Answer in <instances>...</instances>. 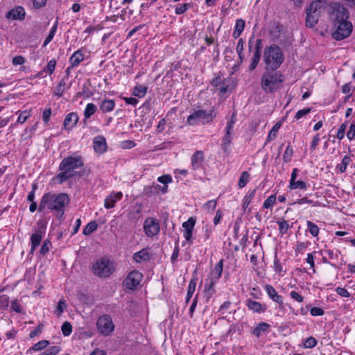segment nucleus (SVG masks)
Listing matches in <instances>:
<instances>
[{"instance_id":"obj_55","label":"nucleus","mask_w":355,"mask_h":355,"mask_svg":"<svg viewBox=\"0 0 355 355\" xmlns=\"http://www.w3.org/2000/svg\"><path fill=\"white\" fill-rule=\"evenodd\" d=\"M245 22L243 19H238L236 21V25H235V28L234 29L236 31H237V32H241V33H243L244 28H245Z\"/></svg>"},{"instance_id":"obj_47","label":"nucleus","mask_w":355,"mask_h":355,"mask_svg":"<svg viewBox=\"0 0 355 355\" xmlns=\"http://www.w3.org/2000/svg\"><path fill=\"white\" fill-rule=\"evenodd\" d=\"M51 245V241L49 239H46L40 250V254L44 256L49 252V246Z\"/></svg>"},{"instance_id":"obj_50","label":"nucleus","mask_w":355,"mask_h":355,"mask_svg":"<svg viewBox=\"0 0 355 355\" xmlns=\"http://www.w3.org/2000/svg\"><path fill=\"white\" fill-rule=\"evenodd\" d=\"M347 126V122H345V123L341 124L340 126L339 127L338 132H337V135H336V137L339 140H341L344 138Z\"/></svg>"},{"instance_id":"obj_61","label":"nucleus","mask_w":355,"mask_h":355,"mask_svg":"<svg viewBox=\"0 0 355 355\" xmlns=\"http://www.w3.org/2000/svg\"><path fill=\"white\" fill-rule=\"evenodd\" d=\"M25 58L22 55H17L12 58L13 65H21L25 62Z\"/></svg>"},{"instance_id":"obj_24","label":"nucleus","mask_w":355,"mask_h":355,"mask_svg":"<svg viewBox=\"0 0 355 355\" xmlns=\"http://www.w3.org/2000/svg\"><path fill=\"white\" fill-rule=\"evenodd\" d=\"M349 15V12L347 8L344 7H339L335 13V18L334 19V21H349L347 20Z\"/></svg>"},{"instance_id":"obj_3","label":"nucleus","mask_w":355,"mask_h":355,"mask_svg":"<svg viewBox=\"0 0 355 355\" xmlns=\"http://www.w3.org/2000/svg\"><path fill=\"white\" fill-rule=\"evenodd\" d=\"M265 67L278 69L284 62V57L281 48L277 44L267 46L263 54Z\"/></svg>"},{"instance_id":"obj_57","label":"nucleus","mask_w":355,"mask_h":355,"mask_svg":"<svg viewBox=\"0 0 355 355\" xmlns=\"http://www.w3.org/2000/svg\"><path fill=\"white\" fill-rule=\"evenodd\" d=\"M311 109L310 107L304 108L302 110H300L297 112L295 114V118L296 119H300L304 116H306V114H309L311 112Z\"/></svg>"},{"instance_id":"obj_39","label":"nucleus","mask_w":355,"mask_h":355,"mask_svg":"<svg viewBox=\"0 0 355 355\" xmlns=\"http://www.w3.org/2000/svg\"><path fill=\"white\" fill-rule=\"evenodd\" d=\"M350 162H351L350 157L348 155H345L343 158L341 164H338L336 168L339 169V171L341 173H345L346 171L347 166V165H349Z\"/></svg>"},{"instance_id":"obj_58","label":"nucleus","mask_w":355,"mask_h":355,"mask_svg":"<svg viewBox=\"0 0 355 355\" xmlns=\"http://www.w3.org/2000/svg\"><path fill=\"white\" fill-rule=\"evenodd\" d=\"M196 284H197V278L193 277L189 282L187 292L189 293L193 294V293L195 292V290H196Z\"/></svg>"},{"instance_id":"obj_40","label":"nucleus","mask_w":355,"mask_h":355,"mask_svg":"<svg viewBox=\"0 0 355 355\" xmlns=\"http://www.w3.org/2000/svg\"><path fill=\"white\" fill-rule=\"evenodd\" d=\"M250 179V174L247 171L242 172L241 177L239 180L238 187L239 188H243L245 187Z\"/></svg>"},{"instance_id":"obj_36","label":"nucleus","mask_w":355,"mask_h":355,"mask_svg":"<svg viewBox=\"0 0 355 355\" xmlns=\"http://www.w3.org/2000/svg\"><path fill=\"white\" fill-rule=\"evenodd\" d=\"M97 110L96 106L94 103H88L84 111V116L86 119L90 118Z\"/></svg>"},{"instance_id":"obj_28","label":"nucleus","mask_w":355,"mask_h":355,"mask_svg":"<svg viewBox=\"0 0 355 355\" xmlns=\"http://www.w3.org/2000/svg\"><path fill=\"white\" fill-rule=\"evenodd\" d=\"M216 282H214V281H209V283L206 284L205 286L204 293L205 297L206 298V302H207L212 295L216 293V290L214 289V285Z\"/></svg>"},{"instance_id":"obj_38","label":"nucleus","mask_w":355,"mask_h":355,"mask_svg":"<svg viewBox=\"0 0 355 355\" xmlns=\"http://www.w3.org/2000/svg\"><path fill=\"white\" fill-rule=\"evenodd\" d=\"M306 224L308 231L310 232V234L314 237L318 236L320 230L318 226L310 220H308Z\"/></svg>"},{"instance_id":"obj_5","label":"nucleus","mask_w":355,"mask_h":355,"mask_svg":"<svg viewBox=\"0 0 355 355\" xmlns=\"http://www.w3.org/2000/svg\"><path fill=\"white\" fill-rule=\"evenodd\" d=\"M216 114L214 110H211L209 112L203 110H198L190 114L187 117V123L190 125H194L199 121L203 123H207L213 121L215 118Z\"/></svg>"},{"instance_id":"obj_20","label":"nucleus","mask_w":355,"mask_h":355,"mask_svg":"<svg viewBox=\"0 0 355 355\" xmlns=\"http://www.w3.org/2000/svg\"><path fill=\"white\" fill-rule=\"evenodd\" d=\"M223 268V260L220 259L219 262L215 266L214 270L210 272L209 279L214 282H217L220 278Z\"/></svg>"},{"instance_id":"obj_7","label":"nucleus","mask_w":355,"mask_h":355,"mask_svg":"<svg viewBox=\"0 0 355 355\" xmlns=\"http://www.w3.org/2000/svg\"><path fill=\"white\" fill-rule=\"evenodd\" d=\"M96 328L103 336L110 335L114 330V324L111 316L107 314L101 315L96 321Z\"/></svg>"},{"instance_id":"obj_51","label":"nucleus","mask_w":355,"mask_h":355,"mask_svg":"<svg viewBox=\"0 0 355 355\" xmlns=\"http://www.w3.org/2000/svg\"><path fill=\"white\" fill-rule=\"evenodd\" d=\"M10 309L12 311L18 313H21L23 311V309L17 300H15L11 302Z\"/></svg>"},{"instance_id":"obj_54","label":"nucleus","mask_w":355,"mask_h":355,"mask_svg":"<svg viewBox=\"0 0 355 355\" xmlns=\"http://www.w3.org/2000/svg\"><path fill=\"white\" fill-rule=\"evenodd\" d=\"M157 181L164 185L172 182V177L171 175H163L157 178Z\"/></svg>"},{"instance_id":"obj_23","label":"nucleus","mask_w":355,"mask_h":355,"mask_svg":"<svg viewBox=\"0 0 355 355\" xmlns=\"http://www.w3.org/2000/svg\"><path fill=\"white\" fill-rule=\"evenodd\" d=\"M133 259L137 263L147 261L150 259V255L148 250L144 248L133 254Z\"/></svg>"},{"instance_id":"obj_59","label":"nucleus","mask_w":355,"mask_h":355,"mask_svg":"<svg viewBox=\"0 0 355 355\" xmlns=\"http://www.w3.org/2000/svg\"><path fill=\"white\" fill-rule=\"evenodd\" d=\"M310 312L311 315L313 316H320L324 314V311L320 307H313L311 308Z\"/></svg>"},{"instance_id":"obj_9","label":"nucleus","mask_w":355,"mask_h":355,"mask_svg":"<svg viewBox=\"0 0 355 355\" xmlns=\"http://www.w3.org/2000/svg\"><path fill=\"white\" fill-rule=\"evenodd\" d=\"M143 277L138 270H132L128 273L123 281V285L128 290H135L137 288Z\"/></svg>"},{"instance_id":"obj_1","label":"nucleus","mask_w":355,"mask_h":355,"mask_svg":"<svg viewBox=\"0 0 355 355\" xmlns=\"http://www.w3.org/2000/svg\"><path fill=\"white\" fill-rule=\"evenodd\" d=\"M69 197L65 193H46L39 203L38 211H43L46 208L55 213V216L60 218L64 214L65 207L69 203Z\"/></svg>"},{"instance_id":"obj_13","label":"nucleus","mask_w":355,"mask_h":355,"mask_svg":"<svg viewBox=\"0 0 355 355\" xmlns=\"http://www.w3.org/2000/svg\"><path fill=\"white\" fill-rule=\"evenodd\" d=\"M43 233H44V231L42 230V227H40L35 233L32 234L31 236V248L29 254L33 255L36 248L40 245Z\"/></svg>"},{"instance_id":"obj_6","label":"nucleus","mask_w":355,"mask_h":355,"mask_svg":"<svg viewBox=\"0 0 355 355\" xmlns=\"http://www.w3.org/2000/svg\"><path fill=\"white\" fill-rule=\"evenodd\" d=\"M335 31L332 33V37L336 40H342L348 37L352 31V24L350 21H333Z\"/></svg>"},{"instance_id":"obj_41","label":"nucleus","mask_w":355,"mask_h":355,"mask_svg":"<svg viewBox=\"0 0 355 355\" xmlns=\"http://www.w3.org/2000/svg\"><path fill=\"white\" fill-rule=\"evenodd\" d=\"M289 187L291 189L306 190L307 189L306 183L302 180H295L293 183H290Z\"/></svg>"},{"instance_id":"obj_52","label":"nucleus","mask_w":355,"mask_h":355,"mask_svg":"<svg viewBox=\"0 0 355 355\" xmlns=\"http://www.w3.org/2000/svg\"><path fill=\"white\" fill-rule=\"evenodd\" d=\"M322 5V2H320V1H313L308 9L315 12H320Z\"/></svg>"},{"instance_id":"obj_4","label":"nucleus","mask_w":355,"mask_h":355,"mask_svg":"<svg viewBox=\"0 0 355 355\" xmlns=\"http://www.w3.org/2000/svg\"><path fill=\"white\" fill-rule=\"evenodd\" d=\"M114 271V267L110 259L103 257L98 259L92 266V272L94 275L99 277H108Z\"/></svg>"},{"instance_id":"obj_31","label":"nucleus","mask_w":355,"mask_h":355,"mask_svg":"<svg viewBox=\"0 0 355 355\" xmlns=\"http://www.w3.org/2000/svg\"><path fill=\"white\" fill-rule=\"evenodd\" d=\"M148 87L145 85H136L134 87L132 94L138 98H143L147 92Z\"/></svg>"},{"instance_id":"obj_46","label":"nucleus","mask_w":355,"mask_h":355,"mask_svg":"<svg viewBox=\"0 0 355 355\" xmlns=\"http://www.w3.org/2000/svg\"><path fill=\"white\" fill-rule=\"evenodd\" d=\"M195 223L196 220L191 217L186 222L183 223L182 227L185 229L184 231L189 230L190 232H193Z\"/></svg>"},{"instance_id":"obj_60","label":"nucleus","mask_w":355,"mask_h":355,"mask_svg":"<svg viewBox=\"0 0 355 355\" xmlns=\"http://www.w3.org/2000/svg\"><path fill=\"white\" fill-rule=\"evenodd\" d=\"M66 308H67V305H66L65 301L63 300H60L58 303L57 309H56V312H58V316L60 315L63 313L64 309Z\"/></svg>"},{"instance_id":"obj_11","label":"nucleus","mask_w":355,"mask_h":355,"mask_svg":"<svg viewBox=\"0 0 355 355\" xmlns=\"http://www.w3.org/2000/svg\"><path fill=\"white\" fill-rule=\"evenodd\" d=\"M263 48V41L261 39H257L255 42V46L253 50V56L252 58L251 63L249 65V71H252L257 67L261 56V50Z\"/></svg>"},{"instance_id":"obj_45","label":"nucleus","mask_w":355,"mask_h":355,"mask_svg":"<svg viewBox=\"0 0 355 355\" xmlns=\"http://www.w3.org/2000/svg\"><path fill=\"white\" fill-rule=\"evenodd\" d=\"M276 196L271 195L263 202V207L265 209H270L275 205L276 202Z\"/></svg>"},{"instance_id":"obj_14","label":"nucleus","mask_w":355,"mask_h":355,"mask_svg":"<svg viewBox=\"0 0 355 355\" xmlns=\"http://www.w3.org/2000/svg\"><path fill=\"white\" fill-rule=\"evenodd\" d=\"M78 116L76 112H70L64 118L63 125L64 128L67 130H71L78 122Z\"/></svg>"},{"instance_id":"obj_43","label":"nucleus","mask_w":355,"mask_h":355,"mask_svg":"<svg viewBox=\"0 0 355 355\" xmlns=\"http://www.w3.org/2000/svg\"><path fill=\"white\" fill-rule=\"evenodd\" d=\"M61 330H62V334L64 336H68L72 332V325L71 324V323L69 322L66 321L62 324V325L61 327Z\"/></svg>"},{"instance_id":"obj_42","label":"nucleus","mask_w":355,"mask_h":355,"mask_svg":"<svg viewBox=\"0 0 355 355\" xmlns=\"http://www.w3.org/2000/svg\"><path fill=\"white\" fill-rule=\"evenodd\" d=\"M293 154V148L291 147L290 142H289L286 148V150L284 153L283 161L286 163L291 162Z\"/></svg>"},{"instance_id":"obj_27","label":"nucleus","mask_w":355,"mask_h":355,"mask_svg":"<svg viewBox=\"0 0 355 355\" xmlns=\"http://www.w3.org/2000/svg\"><path fill=\"white\" fill-rule=\"evenodd\" d=\"M62 172L58 173L56 176V178L58 180V183L62 184L67 180L76 176L77 173H73V171H69L66 170H61Z\"/></svg>"},{"instance_id":"obj_22","label":"nucleus","mask_w":355,"mask_h":355,"mask_svg":"<svg viewBox=\"0 0 355 355\" xmlns=\"http://www.w3.org/2000/svg\"><path fill=\"white\" fill-rule=\"evenodd\" d=\"M122 193L119 192L117 193H111L107 196L104 202V206L106 209H111L114 207V205L117 200L121 199Z\"/></svg>"},{"instance_id":"obj_62","label":"nucleus","mask_w":355,"mask_h":355,"mask_svg":"<svg viewBox=\"0 0 355 355\" xmlns=\"http://www.w3.org/2000/svg\"><path fill=\"white\" fill-rule=\"evenodd\" d=\"M33 7L35 9H40L46 5L47 0H33Z\"/></svg>"},{"instance_id":"obj_17","label":"nucleus","mask_w":355,"mask_h":355,"mask_svg":"<svg viewBox=\"0 0 355 355\" xmlns=\"http://www.w3.org/2000/svg\"><path fill=\"white\" fill-rule=\"evenodd\" d=\"M85 50L80 49L75 51L69 58L71 67H77L85 58Z\"/></svg>"},{"instance_id":"obj_35","label":"nucleus","mask_w":355,"mask_h":355,"mask_svg":"<svg viewBox=\"0 0 355 355\" xmlns=\"http://www.w3.org/2000/svg\"><path fill=\"white\" fill-rule=\"evenodd\" d=\"M55 65H56L55 59L51 60L48 62L46 67L41 72H40L38 76H42L43 72H46V71H47L50 75L52 74L55 71Z\"/></svg>"},{"instance_id":"obj_25","label":"nucleus","mask_w":355,"mask_h":355,"mask_svg":"<svg viewBox=\"0 0 355 355\" xmlns=\"http://www.w3.org/2000/svg\"><path fill=\"white\" fill-rule=\"evenodd\" d=\"M270 325L266 322H261L259 323L252 330V334L257 338L260 337L263 334L266 333Z\"/></svg>"},{"instance_id":"obj_29","label":"nucleus","mask_w":355,"mask_h":355,"mask_svg":"<svg viewBox=\"0 0 355 355\" xmlns=\"http://www.w3.org/2000/svg\"><path fill=\"white\" fill-rule=\"evenodd\" d=\"M160 185L157 184H153L150 186L145 187L144 193L148 197L156 196L159 193Z\"/></svg>"},{"instance_id":"obj_64","label":"nucleus","mask_w":355,"mask_h":355,"mask_svg":"<svg viewBox=\"0 0 355 355\" xmlns=\"http://www.w3.org/2000/svg\"><path fill=\"white\" fill-rule=\"evenodd\" d=\"M51 115V109H46L42 114V119L45 123H47L49 121L50 116Z\"/></svg>"},{"instance_id":"obj_48","label":"nucleus","mask_w":355,"mask_h":355,"mask_svg":"<svg viewBox=\"0 0 355 355\" xmlns=\"http://www.w3.org/2000/svg\"><path fill=\"white\" fill-rule=\"evenodd\" d=\"M316 345H317V340L312 336H310L308 338H306L304 343V347L309 348V349L313 348Z\"/></svg>"},{"instance_id":"obj_49","label":"nucleus","mask_w":355,"mask_h":355,"mask_svg":"<svg viewBox=\"0 0 355 355\" xmlns=\"http://www.w3.org/2000/svg\"><path fill=\"white\" fill-rule=\"evenodd\" d=\"M191 7V4L189 3H185L175 8V14L182 15L189 8Z\"/></svg>"},{"instance_id":"obj_63","label":"nucleus","mask_w":355,"mask_h":355,"mask_svg":"<svg viewBox=\"0 0 355 355\" xmlns=\"http://www.w3.org/2000/svg\"><path fill=\"white\" fill-rule=\"evenodd\" d=\"M0 304L2 307H8L9 304V297L6 295H0Z\"/></svg>"},{"instance_id":"obj_8","label":"nucleus","mask_w":355,"mask_h":355,"mask_svg":"<svg viewBox=\"0 0 355 355\" xmlns=\"http://www.w3.org/2000/svg\"><path fill=\"white\" fill-rule=\"evenodd\" d=\"M84 162L80 155L68 156L64 158L60 165L59 170H66L69 171H74V169L83 166Z\"/></svg>"},{"instance_id":"obj_21","label":"nucleus","mask_w":355,"mask_h":355,"mask_svg":"<svg viewBox=\"0 0 355 355\" xmlns=\"http://www.w3.org/2000/svg\"><path fill=\"white\" fill-rule=\"evenodd\" d=\"M246 306L248 308L255 313L265 312L266 306L262 305L260 302L254 301L251 299H248L246 301Z\"/></svg>"},{"instance_id":"obj_12","label":"nucleus","mask_w":355,"mask_h":355,"mask_svg":"<svg viewBox=\"0 0 355 355\" xmlns=\"http://www.w3.org/2000/svg\"><path fill=\"white\" fill-rule=\"evenodd\" d=\"M26 12L22 6H15L14 8L8 11L6 17L12 20H24L25 19Z\"/></svg>"},{"instance_id":"obj_32","label":"nucleus","mask_w":355,"mask_h":355,"mask_svg":"<svg viewBox=\"0 0 355 355\" xmlns=\"http://www.w3.org/2000/svg\"><path fill=\"white\" fill-rule=\"evenodd\" d=\"M98 227V224L96 221L92 220L89 222L83 229V234L85 236L91 234L94 232Z\"/></svg>"},{"instance_id":"obj_53","label":"nucleus","mask_w":355,"mask_h":355,"mask_svg":"<svg viewBox=\"0 0 355 355\" xmlns=\"http://www.w3.org/2000/svg\"><path fill=\"white\" fill-rule=\"evenodd\" d=\"M347 137L352 141L355 138V123H352L349 125V130L347 132Z\"/></svg>"},{"instance_id":"obj_18","label":"nucleus","mask_w":355,"mask_h":355,"mask_svg":"<svg viewBox=\"0 0 355 355\" xmlns=\"http://www.w3.org/2000/svg\"><path fill=\"white\" fill-rule=\"evenodd\" d=\"M204 162V153L201 150H197L191 156V166L193 170H198Z\"/></svg>"},{"instance_id":"obj_19","label":"nucleus","mask_w":355,"mask_h":355,"mask_svg":"<svg viewBox=\"0 0 355 355\" xmlns=\"http://www.w3.org/2000/svg\"><path fill=\"white\" fill-rule=\"evenodd\" d=\"M265 290L268 294V295L269 296V297L274 302L278 303L279 305H282L283 304V297L278 295L277 293L276 292V290L275 289V288L270 285V284H267L265 286Z\"/></svg>"},{"instance_id":"obj_26","label":"nucleus","mask_w":355,"mask_h":355,"mask_svg":"<svg viewBox=\"0 0 355 355\" xmlns=\"http://www.w3.org/2000/svg\"><path fill=\"white\" fill-rule=\"evenodd\" d=\"M114 107V101L110 99H104L99 105L100 110L103 113H107L112 111Z\"/></svg>"},{"instance_id":"obj_56","label":"nucleus","mask_w":355,"mask_h":355,"mask_svg":"<svg viewBox=\"0 0 355 355\" xmlns=\"http://www.w3.org/2000/svg\"><path fill=\"white\" fill-rule=\"evenodd\" d=\"M44 327V325L42 323L39 324L34 330H32L30 332L29 337L31 338H33L40 335L42 333V327Z\"/></svg>"},{"instance_id":"obj_44","label":"nucleus","mask_w":355,"mask_h":355,"mask_svg":"<svg viewBox=\"0 0 355 355\" xmlns=\"http://www.w3.org/2000/svg\"><path fill=\"white\" fill-rule=\"evenodd\" d=\"M277 223L279 225V233L282 235L286 234L287 233L288 230L290 227L288 221L283 220L282 221H277Z\"/></svg>"},{"instance_id":"obj_33","label":"nucleus","mask_w":355,"mask_h":355,"mask_svg":"<svg viewBox=\"0 0 355 355\" xmlns=\"http://www.w3.org/2000/svg\"><path fill=\"white\" fill-rule=\"evenodd\" d=\"M256 191H257V189H253L252 191H250L245 197L244 198V200H243V205H242V208L244 211H245L247 209V208L248 207V205H250L252 199L255 196V193H256Z\"/></svg>"},{"instance_id":"obj_34","label":"nucleus","mask_w":355,"mask_h":355,"mask_svg":"<svg viewBox=\"0 0 355 355\" xmlns=\"http://www.w3.org/2000/svg\"><path fill=\"white\" fill-rule=\"evenodd\" d=\"M282 125L281 122L276 123L272 128V129L270 130L268 137H267V141H270L277 137V132H278L279 129L280 128Z\"/></svg>"},{"instance_id":"obj_16","label":"nucleus","mask_w":355,"mask_h":355,"mask_svg":"<svg viewBox=\"0 0 355 355\" xmlns=\"http://www.w3.org/2000/svg\"><path fill=\"white\" fill-rule=\"evenodd\" d=\"M93 147L95 152L98 153H103L106 151L107 146L105 137L98 136L94 138Z\"/></svg>"},{"instance_id":"obj_30","label":"nucleus","mask_w":355,"mask_h":355,"mask_svg":"<svg viewBox=\"0 0 355 355\" xmlns=\"http://www.w3.org/2000/svg\"><path fill=\"white\" fill-rule=\"evenodd\" d=\"M232 133H228V132H225L224 137L222 139V149L223 152L226 154L229 153V146L232 143Z\"/></svg>"},{"instance_id":"obj_37","label":"nucleus","mask_w":355,"mask_h":355,"mask_svg":"<svg viewBox=\"0 0 355 355\" xmlns=\"http://www.w3.org/2000/svg\"><path fill=\"white\" fill-rule=\"evenodd\" d=\"M49 344V342L46 340H43L39 341L38 343L34 344L28 351H40L42 349H45Z\"/></svg>"},{"instance_id":"obj_2","label":"nucleus","mask_w":355,"mask_h":355,"mask_svg":"<svg viewBox=\"0 0 355 355\" xmlns=\"http://www.w3.org/2000/svg\"><path fill=\"white\" fill-rule=\"evenodd\" d=\"M278 69L264 67L261 78V85L263 90L272 93L279 88V85L284 82V76Z\"/></svg>"},{"instance_id":"obj_15","label":"nucleus","mask_w":355,"mask_h":355,"mask_svg":"<svg viewBox=\"0 0 355 355\" xmlns=\"http://www.w3.org/2000/svg\"><path fill=\"white\" fill-rule=\"evenodd\" d=\"M306 12V26L309 28L314 27L318 22L320 12H315L307 8Z\"/></svg>"},{"instance_id":"obj_10","label":"nucleus","mask_w":355,"mask_h":355,"mask_svg":"<svg viewBox=\"0 0 355 355\" xmlns=\"http://www.w3.org/2000/svg\"><path fill=\"white\" fill-rule=\"evenodd\" d=\"M144 230L148 237H153L159 232V224L157 219L148 217L144 223Z\"/></svg>"}]
</instances>
